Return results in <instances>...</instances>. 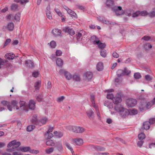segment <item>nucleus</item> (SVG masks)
I'll use <instances>...</instances> for the list:
<instances>
[{
  "label": "nucleus",
  "mask_w": 155,
  "mask_h": 155,
  "mask_svg": "<svg viewBox=\"0 0 155 155\" xmlns=\"http://www.w3.org/2000/svg\"><path fill=\"white\" fill-rule=\"evenodd\" d=\"M2 104L4 106H7L8 109L11 111L13 110H18L19 109L25 111H27L28 108L25 104V102L24 101H20L18 103L16 101L14 100L12 101L11 105L9 103L5 101L2 102Z\"/></svg>",
  "instance_id": "nucleus-1"
},
{
  "label": "nucleus",
  "mask_w": 155,
  "mask_h": 155,
  "mask_svg": "<svg viewBox=\"0 0 155 155\" xmlns=\"http://www.w3.org/2000/svg\"><path fill=\"white\" fill-rule=\"evenodd\" d=\"M114 4L113 1L111 0H108L106 2L107 6L109 8H111L113 11L116 13L117 15L123 14L124 11L122 10V7L120 6H113Z\"/></svg>",
  "instance_id": "nucleus-2"
},
{
  "label": "nucleus",
  "mask_w": 155,
  "mask_h": 155,
  "mask_svg": "<svg viewBox=\"0 0 155 155\" xmlns=\"http://www.w3.org/2000/svg\"><path fill=\"white\" fill-rule=\"evenodd\" d=\"M114 110L119 112L121 117L124 118L126 117L130 114V111L127 109L124 108L120 105H116Z\"/></svg>",
  "instance_id": "nucleus-3"
},
{
  "label": "nucleus",
  "mask_w": 155,
  "mask_h": 155,
  "mask_svg": "<svg viewBox=\"0 0 155 155\" xmlns=\"http://www.w3.org/2000/svg\"><path fill=\"white\" fill-rule=\"evenodd\" d=\"M155 104V97L152 101L149 102L147 103L145 102H140L139 106V108L140 111H143V110H146L149 109L153 105Z\"/></svg>",
  "instance_id": "nucleus-4"
},
{
  "label": "nucleus",
  "mask_w": 155,
  "mask_h": 155,
  "mask_svg": "<svg viewBox=\"0 0 155 155\" xmlns=\"http://www.w3.org/2000/svg\"><path fill=\"white\" fill-rule=\"evenodd\" d=\"M67 129L74 132L81 133L83 132L84 129L82 127H67Z\"/></svg>",
  "instance_id": "nucleus-5"
},
{
  "label": "nucleus",
  "mask_w": 155,
  "mask_h": 155,
  "mask_svg": "<svg viewBox=\"0 0 155 155\" xmlns=\"http://www.w3.org/2000/svg\"><path fill=\"white\" fill-rule=\"evenodd\" d=\"M126 104L129 107H133L136 104L137 101L135 99H129L126 101Z\"/></svg>",
  "instance_id": "nucleus-6"
},
{
  "label": "nucleus",
  "mask_w": 155,
  "mask_h": 155,
  "mask_svg": "<svg viewBox=\"0 0 155 155\" xmlns=\"http://www.w3.org/2000/svg\"><path fill=\"white\" fill-rule=\"evenodd\" d=\"M21 145V143L19 142H17L15 140H13L10 142L8 144V148L13 146L14 147L17 148L18 147Z\"/></svg>",
  "instance_id": "nucleus-7"
},
{
  "label": "nucleus",
  "mask_w": 155,
  "mask_h": 155,
  "mask_svg": "<svg viewBox=\"0 0 155 155\" xmlns=\"http://www.w3.org/2000/svg\"><path fill=\"white\" fill-rule=\"evenodd\" d=\"M71 141L78 146H81L83 143V140L80 138L72 139Z\"/></svg>",
  "instance_id": "nucleus-8"
},
{
  "label": "nucleus",
  "mask_w": 155,
  "mask_h": 155,
  "mask_svg": "<svg viewBox=\"0 0 155 155\" xmlns=\"http://www.w3.org/2000/svg\"><path fill=\"white\" fill-rule=\"evenodd\" d=\"M112 100L113 102L115 104H117L120 103L122 101V99L120 96L119 95L117 96L114 97Z\"/></svg>",
  "instance_id": "nucleus-9"
},
{
  "label": "nucleus",
  "mask_w": 155,
  "mask_h": 155,
  "mask_svg": "<svg viewBox=\"0 0 155 155\" xmlns=\"http://www.w3.org/2000/svg\"><path fill=\"white\" fill-rule=\"evenodd\" d=\"M114 90L113 89L108 90L107 91L108 94L107 95V99H113L114 97L113 94L111 93V92L114 91Z\"/></svg>",
  "instance_id": "nucleus-10"
},
{
  "label": "nucleus",
  "mask_w": 155,
  "mask_h": 155,
  "mask_svg": "<svg viewBox=\"0 0 155 155\" xmlns=\"http://www.w3.org/2000/svg\"><path fill=\"white\" fill-rule=\"evenodd\" d=\"M96 68L97 70L99 71H102L104 69L103 63L101 62H99L97 64Z\"/></svg>",
  "instance_id": "nucleus-11"
},
{
  "label": "nucleus",
  "mask_w": 155,
  "mask_h": 155,
  "mask_svg": "<svg viewBox=\"0 0 155 155\" xmlns=\"http://www.w3.org/2000/svg\"><path fill=\"white\" fill-rule=\"evenodd\" d=\"M95 42L96 43L95 45H97L99 48H104L105 47V44L100 42L99 40H97Z\"/></svg>",
  "instance_id": "nucleus-12"
},
{
  "label": "nucleus",
  "mask_w": 155,
  "mask_h": 155,
  "mask_svg": "<svg viewBox=\"0 0 155 155\" xmlns=\"http://www.w3.org/2000/svg\"><path fill=\"white\" fill-rule=\"evenodd\" d=\"M29 107L30 109L32 110H34L35 107V102L33 100H31L29 101L28 103Z\"/></svg>",
  "instance_id": "nucleus-13"
},
{
  "label": "nucleus",
  "mask_w": 155,
  "mask_h": 155,
  "mask_svg": "<svg viewBox=\"0 0 155 155\" xmlns=\"http://www.w3.org/2000/svg\"><path fill=\"white\" fill-rule=\"evenodd\" d=\"M90 101H91L92 104V106L95 109L97 108V106L95 104V101H94V96L93 94H91L90 95Z\"/></svg>",
  "instance_id": "nucleus-14"
},
{
  "label": "nucleus",
  "mask_w": 155,
  "mask_h": 155,
  "mask_svg": "<svg viewBox=\"0 0 155 155\" xmlns=\"http://www.w3.org/2000/svg\"><path fill=\"white\" fill-rule=\"evenodd\" d=\"M61 31L58 29H54L52 31L53 34L55 36L60 35L61 33Z\"/></svg>",
  "instance_id": "nucleus-15"
},
{
  "label": "nucleus",
  "mask_w": 155,
  "mask_h": 155,
  "mask_svg": "<svg viewBox=\"0 0 155 155\" xmlns=\"http://www.w3.org/2000/svg\"><path fill=\"white\" fill-rule=\"evenodd\" d=\"M14 54L11 53H8L6 54L5 56V57L8 59L12 60L15 57Z\"/></svg>",
  "instance_id": "nucleus-16"
},
{
  "label": "nucleus",
  "mask_w": 155,
  "mask_h": 155,
  "mask_svg": "<svg viewBox=\"0 0 155 155\" xmlns=\"http://www.w3.org/2000/svg\"><path fill=\"white\" fill-rule=\"evenodd\" d=\"M25 64L26 66L30 68L34 67L33 63L30 60L25 61Z\"/></svg>",
  "instance_id": "nucleus-17"
},
{
  "label": "nucleus",
  "mask_w": 155,
  "mask_h": 155,
  "mask_svg": "<svg viewBox=\"0 0 155 155\" xmlns=\"http://www.w3.org/2000/svg\"><path fill=\"white\" fill-rule=\"evenodd\" d=\"M84 76L86 78L87 80L89 81L91 80L93 77L92 73L90 72H86L84 74Z\"/></svg>",
  "instance_id": "nucleus-18"
},
{
  "label": "nucleus",
  "mask_w": 155,
  "mask_h": 155,
  "mask_svg": "<svg viewBox=\"0 0 155 155\" xmlns=\"http://www.w3.org/2000/svg\"><path fill=\"white\" fill-rule=\"evenodd\" d=\"M104 105L109 109H112L113 108V104L109 101H105Z\"/></svg>",
  "instance_id": "nucleus-19"
},
{
  "label": "nucleus",
  "mask_w": 155,
  "mask_h": 155,
  "mask_svg": "<svg viewBox=\"0 0 155 155\" xmlns=\"http://www.w3.org/2000/svg\"><path fill=\"white\" fill-rule=\"evenodd\" d=\"M64 31L65 32H68L70 33V34L72 35L75 34V32L74 30L72 29H70L68 27L64 29Z\"/></svg>",
  "instance_id": "nucleus-20"
},
{
  "label": "nucleus",
  "mask_w": 155,
  "mask_h": 155,
  "mask_svg": "<svg viewBox=\"0 0 155 155\" xmlns=\"http://www.w3.org/2000/svg\"><path fill=\"white\" fill-rule=\"evenodd\" d=\"M91 146L98 151H104L105 150V148L103 147L99 146H94L93 145H92Z\"/></svg>",
  "instance_id": "nucleus-21"
},
{
  "label": "nucleus",
  "mask_w": 155,
  "mask_h": 155,
  "mask_svg": "<svg viewBox=\"0 0 155 155\" xmlns=\"http://www.w3.org/2000/svg\"><path fill=\"white\" fill-rule=\"evenodd\" d=\"M87 116L90 119L92 118V116L94 115L93 110L92 109L88 111L87 112Z\"/></svg>",
  "instance_id": "nucleus-22"
},
{
  "label": "nucleus",
  "mask_w": 155,
  "mask_h": 155,
  "mask_svg": "<svg viewBox=\"0 0 155 155\" xmlns=\"http://www.w3.org/2000/svg\"><path fill=\"white\" fill-rule=\"evenodd\" d=\"M64 75L66 79L68 80H70L72 77L71 74L68 71L64 72Z\"/></svg>",
  "instance_id": "nucleus-23"
},
{
  "label": "nucleus",
  "mask_w": 155,
  "mask_h": 155,
  "mask_svg": "<svg viewBox=\"0 0 155 155\" xmlns=\"http://www.w3.org/2000/svg\"><path fill=\"white\" fill-rule=\"evenodd\" d=\"M37 117V115H33L32 119V123L36 125H38V123Z\"/></svg>",
  "instance_id": "nucleus-24"
},
{
  "label": "nucleus",
  "mask_w": 155,
  "mask_h": 155,
  "mask_svg": "<svg viewBox=\"0 0 155 155\" xmlns=\"http://www.w3.org/2000/svg\"><path fill=\"white\" fill-rule=\"evenodd\" d=\"M14 24L12 22L9 23L7 25V28L10 31H12L14 28Z\"/></svg>",
  "instance_id": "nucleus-25"
},
{
  "label": "nucleus",
  "mask_w": 155,
  "mask_h": 155,
  "mask_svg": "<svg viewBox=\"0 0 155 155\" xmlns=\"http://www.w3.org/2000/svg\"><path fill=\"white\" fill-rule=\"evenodd\" d=\"M46 145L49 146H54L55 143L53 140H49L46 141Z\"/></svg>",
  "instance_id": "nucleus-26"
},
{
  "label": "nucleus",
  "mask_w": 155,
  "mask_h": 155,
  "mask_svg": "<svg viewBox=\"0 0 155 155\" xmlns=\"http://www.w3.org/2000/svg\"><path fill=\"white\" fill-rule=\"evenodd\" d=\"M30 150V147H25L20 148V150L22 152H29Z\"/></svg>",
  "instance_id": "nucleus-27"
},
{
  "label": "nucleus",
  "mask_w": 155,
  "mask_h": 155,
  "mask_svg": "<svg viewBox=\"0 0 155 155\" xmlns=\"http://www.w3.org/2000/svg\"><path fill=\"white\" fill-rule=\"evenodd\" d=\"M63 63V61L61 59L58 58L57 59L56 61L57 65L59 66H62Z\"/></svg>",
  "instance_id": "nucleus-28"
},
{
  "label": "nucleus",
  "mask_w": 155,
  "mask_h": 155,
  "mask_svg": "<svg viewBox=\"0 0 155 155\" xmlns=\"http://www.w3.org/2000/svg\"><path fill=\"white\" fill-rule=\"evenodd\" d=\"M54 133L55 136L58 138H60L63 136V134L62 132H58L57 131H54Z\"/></svg>",
  "instance_id": "nucleus-29"
},
{
  "label": "nucleus",
  "mask_w": 155,
  "mask_h": 155,
  "mask_svg": "<svg viewBox=\"0 0 155 155\" xmlns=\"http://www.w3.org/2000/svg\"><path fill=\"white\" fill-rule=\"evenodd\" d=\"M53 137V135L51 133L46 132L45 134V137L46 139H50Z\"/></svg>",
  "instance_id": "nucleus-30"
},
{
  "label": "nucleus",
  "mask_w": 155,
  "mask_h": 155,
  "mask_svg": "<svg viewBox=\"0 0 155 155\" xmlns=\"http://www.w3.org/2000/svg\"><path fill=\"white\" fill-rule=\"evenodd\" d=\"M117 75L118 77H120L124 75V71L122 70H119L117 72Z\"/></svg>",
  "instance_id": "nucleus-31"
},
{
  "label": "nucleus",
  "mask_w": 155,
  "mask_h": 155,
  "mask_svg": "<svg viewBox=\"0 0 155 155\" xmlns=\"http://www.w3.org/2000/svg\"><path fill=\"white\" fill-rule=\"evenodd\" d=\"M138 137L139 140H142L145 138V135L143 133H141L138 135Z\"/></svg>",
  "instance_id": "nucleus-32"
},
{
  "label": "nucleus",
  "mask_w": 155,
  "mask_h": 155,
  "mask_svg": "<svg viewBox=\"0 0 155 155\" xmlns=\"http://www.w3.org/2000/svg\"><path fill=\"white\" fill-rule=\"evenodd\" d=\"M11 7L12 10L15 11L17 9L18 6L17 4H12L11 5Z\"/></svg>",
  "instance_id": "nucleus-33"
},
{
  "label": "nucleus",
  "mask_w": 155,
  "mask_h": 155,
  "mask_svg": "<svg viewBox=\"0 0 155 155\" xmlns=\"http://www.w3.org/2000/svg\"><path fill=\"white\" fill-rule=\"evenodd\" d=\"M54 150V148L53 147H51L47 148L45 150V152L46 153L48 154H50L52 153Z\"/></svg>",
  "instance_id": "nucleus-34"
},
{
  "label": "nucleus",
  "mask_w": 155,
  "mask_h": 155,
  "mask_svg": "<svg viewBox=\"0 0 155 155\" xmlns=\"http://www.w3.org/2000/svg\"><path fill=\"white\" fill-rule=\"evenodd\" d=\"M91 40L93 41V44L94 45H95L96 43L95 41H97V40H99V39L96 37L95 36H92L91 38Z\"/></svg>",
  "instance_id": "nucleus-35"
},
{
  "label": "nucleus",
  "mask_w": 155,
  "mask_h": 155,
  "mask_svg": "<svg viewBox=\"0 0 155 155\" xmlns=\"http://www.w3.org/2000/svg\"><path fill=\"white\" fill-rule=\"evenodd\" d=\"M21 14L19 13H17L15 16V20L19 21L20 20Z\"/></svg>",
  "instance_id": "nucleus-36"
},
{
  "label": "nucleus",
  "mask_w": 155,
  "mask_h": 155,
  "mask_svg": "<svg viewBox=\"0 0 155 155\" xmlns=\"http://www.w3.org/2000/svg\"><path fill=\"white\" fill-rule=\"evenodd\" d=\"M14 1L16 2H20L22 4L26 3L29 2L28 0H15Z\"/></svg>",
  "instance_id": "nucleus-37"
},
{
  "label": "nucleus",
  "mask_w": 155,
  "mask_h": 155,
  "mask_svg": "<svg viewBox=\"0 0 155 155\" xmlns=\"http://www.w3.org/2000/svg\"><path fill=\"white\" fill-rule=\"evenodd\" d=\"M65 144L67 148L68 149L70 150L72 153L74 152L73 148H72L70 144L69 143H66Z\"/></svg>",
  "instance_id": "nucleus-38"
},
{
  "label": "nucleus",
  "mask_w": 155,
  "mask_h": 155,
  "mask_svg": "<svg viewBox=\"0 0 155 155\" xmlns=\"http://www.w3.org/2000/svg\"><path fill=\"white\" fill-rule=\"evenodd\" d=\"M73 78L74 80L77 81H80V77L77 75L75 74L74 75Z\"/></svg>",
  "instance_id": "nucleus-39"
},
{
  "label": "nucleus",
  "mask_w": 155,
  "mask_h": 155,
  "mask_svg": "<svg viewBox=\"0 0 155 155\" xmlns=\"http://www.w3.org/2000/svg\"><path fill=\"white\" fill-rule=\"evenodd\" d=\"M100 53L101 56L104 58L107 55L106 51L105 50H101Z\"/></svg>",
  "instance_id": "nucleus-40"
},
{
  "label": "nucleus",
  "mask_w": 155,
  "mask_h": 155,
  "mask_svg": "<svg viewBox=\"0 0 155 155\" xmlns=\"http://www.w3.org/2000/svg\"><path fill=\"white\" fill-rule=\"evenodd\" d=\"M77 39H78L80 38L83 35V34H84V31H81L80 32H77Z\"/></svg>",
  "instance_id": "nucleus-41"
},
{
  "label": "nucleus",
  "mask_w": 155,
  "mask_h": 155,
  "mask_svg": "<svg viewBox=\"0 0 155 155\" xmlns=\"http://www.w3.org/2000/svg\"><path fill=\"white\" fill-rule=\"evenodd\" d=\"M47 121V119L46 117L42 118L40 120V122L42 125L45 124Z\"/></svg>",
  "instance_id": "nucleus-42"
},
{
  "label": "nucleus",
  "mask_w": 155,
  "mask_h": 155,
  "mask_svg": "<svg viewBox=\"0 0 155 155\" xmlns=\"http://www.w3.org/2000/svg\"><path fill=\"white\" fill-rule=\"evenodd\" d=\"M50 45L51 48H54L56 45V43L54 41H52L50 43Z\"/></svg>",
  "instance_id": "nucleus-43"
},
{
  "label": "nucleus",
  "mask_w": 155,
  "mask_h": 155,
  "mask_svg": "<svg viewBox=\"0 0 155 155\" xmlns=\"http://www.w3.org/2000/svg\"><path fill=\"white\" fill-rule=\"evenodd\" d=\"M118 77V78L115 79V81L116 83H117V84H119L122 82V79L120 77Z\"/></svg>",
  "instance_id": "nucleus-44"
},
{
  "label": "nucleus",
  "mask_w": 155,
  "mask_h": 155,
  "mask_svg": "<svg viewBox=\"0 0 155 155\" xmlns=\"http://www.w3.org/2000/svg\"><path fill=\"white\" fill-rule=\"evenodd\" d=\"M54 10L56 12L59 16L61 17H62V16H63L62 14L60 11V10L58 9L55 8Z\"/></svg>",
  "instance_id": "nucleus-45"
},
{
  "label": "nucleus",
  "mask_w": 155,
  "mask_h": 155,
  "mask_svg": "<svg viewBox=\"0 0 155 155\" xmlns=\"http://www.w3.org/2000/svg\"><path fill=\"white\" fill-rule=\"evenodd\" d=\"M140 16H145L148 15L149 13H148L146 11H143L141 12H140Z\"/></svg>",
  "instance_id": "nucleus-46"
},
{
  "label": "nucleus",
  "mask_w": 155,
  "mask_h": 155,
  "mask_svg": "<svg viewBox=\"0 0 155 155\" xmlns=\"http://www.w3.org/2000/svg\"><path fill=\"white\" fill-rule=\"evenodd\" d=\"M134 78L137 79H139L140 78L141 76L140 74L139 73H136L134 74Z\"/></svg>",
  "instance_id": "nucleus-47"
},
{
  "label": "nucleus",
  "mask_w": 155,
  "mask_h": 155,
  "mask_svg": "<svg viewBox=\"0 0 155 155\" xmlns=\"http://www.w3.org/2000/svg\"><path fill=\"white\" fill-rule=\"evenodd\" d=\"M40 87V84L39 82H37L35 85V87L36 90H38Z\"/></svg>",
  "instance_id": "nucleus-48"
},
{
  "label": "nucleus",
  "mask_w": 155,
  "mask_h": 155,
  "mask_svg": "<svg viewBox=\"0 0 155 155\" xmlns=\"http://www.w3.org/2000/svg\"><path fill=\"white\" fill-rule=\"evenodd\" d=\"M56 147L57 148V149L59 151H61L63 149V147L61 144L58 143L57 144Z\"/></svg>",
  "instance_id": "nucleus-49"
},
{
  "label": "nucleus",
  "mask_w": 155,
  "mask_h": 155,
  "mask_svg": "<svg viewBox=\"0 0 155 155\" xmlns=\"http://www.w3.org/2000/svg\"><path fill=\"white\" fill-rule=\"evenodd\" d=\"M67 12L68 14L71 15L75 16V15H76L74 11L69 8L67 10Z\"/></svg>",
  "instance_id": "nucleus-50"
},
{
  "label": "nucleus",
  "mask_w": 155,
  "mask_h": 155,
  "mask_svg": "<svg viewBox=\"0 0 155 155\" xmlns=\"http://www.w3.org/2000/svg\"><path fill=\"white\" fill-rule=\"evenodd\" d=\"M137 111L136 110L133 109L130 110L129 114L131 115H134L137 114Z\"/></svg>",
  "instance_id": "nucleus-51"
},
{
  "label": "nucleus",
  "mask_w": 155,
  "mask_h": 155,
  "mask_svg": "<svg viewBox=\"0 0 155 155\" xmlns=\"http://www.w3.org/2000/svg\"><path fill=\"white\" fill-rule=\"evenodd\" d=\"M140 11H137L133 13L132 14V16L133 17H137L139 15H140Z\"/></svg>",
  "instance_id": "nucleus-52"
},
{
  "label": "nucleus",
  "mask_w": 155,
  "mask_h": 155,
  "mask_svg": "<svg viewBox=\"0 0 155 155\" xmlns=\"http://www.w3.org/2000/svg\"><path fill=\"white\" fill-rule=\"evenodd\" d=\"M29 152L31 153L37 154L39 153V151L38 150L30 149Z\"/></svg>",
  "instance_id": "nucleus-53"
},
{
  "label": "nucleus",
  "mask_w": 155,
  "mask_h": 155,
  "mask_svg": "<svg viewBox=\"0 0 155 155\" xmlns=\"http://www.w3.org/2000/svg\"><path fill=\"white\" fill-rule=\"evenodd\" d=\"M144 47L146 50H148L151 48L152 46L150 44L147 43L144 45Z\"/></svg>",
  "instance_id": "nucleus-54"
},
{
  "label": "nucleus",
  "mask_w": 155,
  "mask_h": 155,
  "mask_svg": "<svg viewBox=\"0 0 155 155\" xmlns=\"http://www.w3.org/2000/svg\"><path fill=\"white\" fill-rule=\"evenodd\" d=\"M64 99V97L63 96H62L61 97H58L57 99V101L58 102H61L63 101Z\"/></svg>",
  "instance_id": "nucleus-55"
},
{
  "label": "nucleus",
  "mask_w": 155,
  "mask_h": 155,
  "mask_svg": "<svg viewBox=\"0 0 155 155\" xmlns=\"http://www.w3.org/2000/svg\"><path fill=\"white\" fill-rule=\"evenodd\" d=\"M145 78L146 80L148 81H150L153 78L152 77H151L149 75H145Z\"/></svg>",
  "instance_id": "nucleus-56"
},
{
  "label": "nucleus",
  "mask_w": 155,
  "mask_h": 155,
  "mask_svg": "<svg viewBox=\"0 0 155 155\" xmlns=\"http://www.w3.org/2000/svg\"><path fill=\"white\" fill-rule=\"evenodd\" d=\"M39 74V72L38 71H35L33 72L32 74L34 77L36 78L38 77Z\"/></svg>",
  "instance_id": "nucleus-57"
},
{
  "label": "nucleus",
  "mask_w": 155,
  "mask_h": 155,
  "mask_svg": "<svg viewBox=\"0 0 155 155\" xmlns=\"http://www.w3.org/2000/svg\"><path fill=\"white\" fill-rule=\"evenodd\" d=\"M35 127H27V130L29 132L32 131L35 128Z\"/></svg>",
  "instance_id": "nucleus-58"
},
{
  "label": "nucleus",
  "mask_w": 155,
  "mask_h": 155,
  "mask_svg": "<svg viewBox=\"0 0 155 155\" xmlns=\"http://www.w3.org/2000/svg\"><path fill=\"white\" fill-rule=\"evenodd\" d=\"M148 15L150 17H153L155 16V12L154 10L149 13Z\"/></svg>",
  "instance_id": "nucleus-59"
},
{
  "label": "nucleus",
  "mask_w": 155,
  "mask_h": 155,
  "mask_svg": "<svg viewBox=\"0 0 155 155\" xmlns=\"http://www.w3.org/2000/svg\"><path fill=\"white\" fill-rule=\"evenodd\" d=\"M151 124L150 123V121H146L144 122L143 124V126H150Z\"/></svg>",
  "instance_id": "nucleus-60"
},
{
  "label": "nucleus",
  "mask_w": 155,
  "mask_h": 155,
  "mask_svg": "<svg viewBox=\"0 0 155 155\" xmlns=\"http://www.w3.org/2000/svg\"><path fill=\"white\" fill-rule=\"evenodd\" d=\"M11 41V40L10 38L7 39L5 42V44L4 47H5L8 44H9Z\"/></svg>",
  "instance_id": "nucleus-61"
},
{
  "label": "nucleus",
  "mask_w": 155,
  "mask_h": 155,
  "mask_svg": "<svg viewBox=\"0 0 155 155\" xmlns=\"http://www.w3.org/2000/svg\"><path fill=\"white\" fill-rule=\"evenodd\" d=\"M124 74H125L126 75H128L130 73V71L127 69V68H125L124 69Z\"/></svg>",
  "instance_id": "nucleus-62"
},
{
  "label": "nucleus",
  "mask_w": 155,
  "mask_h": 155,
  "mask_svg": "<svg viewBox=\"0 0 155 155\" xmlns=\"http://www.w3.org/2000/svg\"><path fill=\"white\" fill-rule=\"evenodd\" d=\"M143 143V141L142 140H140V141H138L137 142V145L140 147H141Z\"/></svg>",
  "instance_id": "nucleus-63"
},
{
  "label": "nucleus",
  "mask_w": 155,
  "mask_h": 155,
  "mask_svg": "<svg viewBox=\"0 0 155 155\" xmlns=\"http://www.w3.org/2000/svg\"><path fill=\"white\" fill-rule=\"evenodd\" d=\"M149 121L151 125L155 123V117L150 119Z\"/></svg>",
  "instance_id": "nucleus-64"
}]
</instances>
